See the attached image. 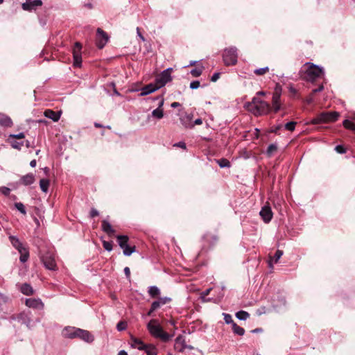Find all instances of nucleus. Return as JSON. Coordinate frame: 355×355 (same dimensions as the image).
Returning a JSON list of instances; mask_svg holds the SVG:
<instances>
[{"instance_id": "obj_1", "label": "nucleus", "mask_w": 355, "mask_h": 355, "mask_svg": "<svg viewBox=\"0 0 355 355\" xmlns=\"http://www.w3.org/2000/svg\"><path fill=\"white\" fill-rule=\"evenodd\" d=\"M244 107L255 116L267 114L271 110V107L267 102L261 101L256 96L252 98L251 102L245 103Z\"/></svg>"}, {"instance_id": "obj_2", "label": "nucleus", "mask_w": 355, "mask_h": 355, "mask_svg": "<svg viewBox=\"0 0 355 355\" xmlns=\"http://www.w3.org/2000/svg\"><path fill=\"white\" fill-rule=\"evenodd\" d=\"M147 329L152 336L159 338L164 342L169 340L171 338V336L163 330L159 321L156 319L150 320L147 324Z\"/></svg>"}, {"instance_id": "obj_3", "label": "nucleus", "mask_w": 355, "mask_h": 355, "mask_svg": "<svg viewBox=\"0 0 355 355\" xmlns=\"http://www.w3.org/2000/svg\"><path fill=\"white\" fill-rule=\"evenodd\" d=\"M306 65L307 66V69L305 72V78L308 81L313 82L324 74V69L322 67H320L319 66L311 62H306Z\"/></svg>"}, {"instance_id": "obj_4", "label": "nucleus", "mask_w": 355, "mask_h": 355, "mask_svg": "<svg viewBox=\"0 0 355 355\" xmlns=\"http://www.w3.org/2000/svg\"><path fill=\"white\" fill-rule=\"evenodd\" d=\"M237 49L236 47H230L224 51L223 58L225 65H234L237 62Z\"/></svg>"}, {"instance_id": "obj_5", "label": "nucleus", "mask_w": 355, "mask_h": 355, "mask_svg": "<svg viewBox=\"0 0 355 355\" xmlns=\"http://www.w3.org/2000/svg\"><path fill=\"white\" fill-rule=\"evenodd\" d=\"M282 88L279 84H277L272 98V110L277 113L280 110L282 103L280 102Z\"/></svg>"}, {"instance_id": "obj_6", "label": "nucleus", "mask_w": 355, "mask_h": 355, "mask_svg": "<svg viewBox=\"0 0 355 355\" xmlns=\"http://www.w3.org/2000/svg\"><path fill=\"white\" fill-rule=\"evenodd\" d=\"M42 261L44 267L50 270H56L57 265L54 258V255L51 252H46L41 257Z\"/></svg>"}, {"instance_id": "obj_7", "label": "nucleus", "mask_w": 355, "mask_h": 355, "mask_svg": "<svg viewBox=\"0 0 355 355\" xmlns=\"http://www.w3.org/2000/svg\"><path fill=\"white\" fill-rule=\"evenodd\" d=\"M172 70V68H167L156 78V84L159 88L164 86L167 83L172 80L171 75Z\"/></svg>"}, {"instance_id": "obj_8", "label": "nucleus", "mask_w": 355, "mask_h": 355, "mask_svg": "<svg viewBox=\"0 0 355 355\" xmlns=\"http://www.w3.org/2000/svg\"><path fill=\"white\" fill-rule=\"evenodd\" d=\"M82 44L77 42L73 48V66L80 67L82 64Z\"/></svg>"}, {"instance_id": "obj_9", "label": "nucleus", "mask_w": 355, "mask_h": 355, "mask_svg": "<svg viewBox=\"0 0 355 355\" xmlns=\"http://www.w3.org/2000/svg\"><path fill=\"white\" fill-rule=\"evenodd\" d=\"M25 304L31 309L42 310L44 304L40 298H28L25 301Z\"/></svg>"}, {"instance_id": "obj_10", "label": "nucleus", "mask_w": 355, "mask_h": 355, "mask_svg": "<svg viewBox=\"0 0 355 355\" xmlns=\"http://www.w3.org/2000/svg\"><path fill=\"white\" fill-rule=\"evenodd\" d=\"M259 215L266 223H269L272 220V216H273V213L272 211V209H271V207H270V205H264L261 208V209L259 212Z\"/></svg>"}, {"instance_id": "obj_11", "label": "nucleus", "mask_w": 355, "mask_h": 355, "mask_svg": "<svg viewBox=\"0 0 355 355\" xmlns=\"http://www.w3.org/2000/svg\"><path fill=\"white\" fill-rule=\"evenodd\" d=\"M339 113L337 112H324L320 113L322 123L334 122L337 121Z\"/></svg>"}, {"instance_id": "obj_12", "label": "nucleus", "mask_w": 355, "mask_h": 355, "mask_svg": "<svg viewBox=\"0 0 355 355\" xmlns=\"http://www.w3.org/2000/svg\"><path fill=\"white\" fill-rule=\"evenodd\" d=\"M96 34L98 39L96 45L99 49H103L108 41V36L107 33L100 28L97 29Z\"/></svg>"}, {"instance_id": "obj_13", "label": "nucleus", "mask_w": 355, "mask_h": 355, "mask_svg": "<svg viewBox=\"0 0 355 355\" xmlns=\"http://www.w3.org/2000/svg\"><path fill=\"white\" fill-rule=\"evenodd\" d=\"M76 338H79L83 341L89 343H92L94 340V336L91 334L89 331L79 328L78 330V333L76 334Z\"/></svg>"}, {"instance_id": "obj_14", "label": "nucleus", "mask_w": 355, "mask_h": 355, "mask_svg": "<svg viewBox=\"0 0 355 355\" xmlns=\"http://www.w3.org/2000/svg\"><path fill=\"white\" fill-rule=\"evenodd\" d=\"M78 328L68 327H65L62 331V335L65 338H76Z\"/></svg>"}, {"instance_id": "obj_15", "label": "nucleus", "mask_w": 355, "mask_h": 355, "mask_svg": "<svg viewBox=\"0 0 355 355\" xmlns=\"http://www.w3.org/2000/svg\"><path fill=\"white\" fill-rule=\"evenodd\" d=\"M159 88V87H158V85L157 84L156 85L149 84V85L141 88V93L139 95L141 96H146L148 94H150L155 92Z\"/></svg>"}, {"instance_id": "obj_16", "label": "nucleus", "mask_w": 355, "mask_h": 355, "mask_svg": "<svg viewBox=\"0 0 355 355\" xmlns=\"http://www.w3.org/2000/svg\"><path fill=\"white\" fill-rule=\"evenodd\" d=\"M171 299L168 297H159L157 300L154 301L152 303L153 309H157L160 308L162 305L167 304L171 302Z\"/></svg>"}, {"instance_id": "obj_17", "label": "nucleus", "mask_w": 355, "mask_h": 355, "mask_svg": "<svg viewBox=\"0 0 355 355\" xmlns=\"http://www.w3.org/2000/svg\"><path fill=\"white\" fill-rule=\"evenodd\" d=\"M9 240L12 245V246L19 252V250H21L22 249L26 248V247L24 246L22 243L19 240V239L15 236H10Z\"/></svg>"}, {"instance_id": "obj_18", "label": "nucleus", "mask_w": 355, "mask_h": 355, "mask_svg": "<svg viewBox=\"0 0 355 355\" xmlns=\"http://www.w3.org/2000/svg\"><path fill=\"white\" fill-rule=\"evenodd\" d=\"M46 118L52 119L53 121H58L60 118V113L58 112H54L52 110H46L44 113Z\"/></svg>"}, {"instance_id": "obj_19", "label": "nucleus", "mask_w": 355, "mask_h": 355, "mask_svg": "<svg viewBox=\"0 0 355 355\" xmlns=\"http://www.w3.org/2000/svg\"><path fill=\"white\" fill-rule=\"evenodd\" d=\"M35 180V176L32 173L26 174V175L22 176L20 179L21 184H23L25 186L32 184L33 183H34Z\"/></svg>"}, {"instance_id": "obj_20", "label": "nucleus", "mask_w": 355, "mask_h": 355, "mask_svg": "<svg viewBox=\"0 0 355 355\" xmlns=\"http://www.w3.org/2000/svg\"><path fill=\"white\" fill-rule=\"evenodd\" d=\"M102 230L110 236H113L115 233V230L112 228L110 223L105 220L102 221Z\"/></svg>"}, {"instance_id": "obj_21", "label": "nucleus", "mask_w": 355, "mask_h": 355, "mask_svg": "<svg viewBox=\"0 0 355 355\" xmlns=\"http://www.w3.org/2000/svg\"><path fill=\"white\" fill-rule=\"evenodd\" d=\"M42 2L41 0H34V1H31L30 3H28L27 2L23 3L22 8L25 10H29L34 7L40 6H42Z\"/></svg>"}, {"instance_id": "obj_22", "label": "nucleus", "mask_w": 355, "mask_h": 355, "mask_svg": "<svg viewBox=\"0 0 355 355\" xmlns=\"http://www.w3.org/2000/svg\"><path fill=\"white\" fill-rule=\"evenodd\" d=\"M131 346L139 350H143L146 347V344H144L141 340L138 338H132L131 339Z\"/></svg>"}, {"instance_id": "obj_23", "label": "nucleus", "mask_w": 355, "mask_h": 355, "mask_svg": "<svg viewBox=\"0 0 355 355\" xmlns=\"http://www.w3.org/2000/svg\"><path fill=\"white\" fill-rule=\"evenodd\" d=\"M0 124L3 126L10 127L12 125V122L9 116L0 114Z\"/></svg>"}, {"instance_id": "obj_24", "label": "nucleus", "mask_w": 355, "mask_h": 355, "mask_svg": "<svg viewBox=\"0 0 355 355\" xmlns=\"http://www.w3.org/2000/svg\"><path fill=\"white\" fill-rule=\"evenodd\" d=\"M186 347L184 340L182 336H178L175 338V348L182 352Z\"/></svg>"}, {"instance_id": "obj_25", "label": "nucleus", "mask_w": 355, "mask_h": 355, "mask_svg": "<svg viewBox=\"0 0 355 355\" xmlns=\"http://www.w3.org/2000/svg\"><path fill=\"white\" fill-rule=\"evenodd\" d=\"M28 315L24 313H20L17 316H11L10 320H18L19 322H21L22 324L26 323V320H28Z\"/></svg>"}, {"instance_id": "obj_26", "label": "nucleus", "mask_w": 355, "mask_h": 355, "mask_svg": "<svg viewBox=\"0 0 355 355\" xmlns=\"http://www.w3.org/2000/svg\"><path fill=\"white\" fill-rule=\"evenodd\" d=\"M21 292L26 295H31L33 294V289L28 284H24L20 288Z\"/></svg>"}, {"instance_id": "obj_27", "label": "nucleus", "mask_w": 355, "mask_h": 355, "mask_svg": "<svg viewBox=\"0 0 355 355\" xmlns=\"http://www.w3.org/2000/svg\"><path fill=\"white\" fill-rule=\"evenodd\" d=\"M116 238L119 245L120 246L121 248L123 249L125 246L128 245L129 238L127 236L119 235L117 236Z\"/></svg>"}, {"instance_id": "obj_28", "label": "nucleus", "mask_w": 355, "mask_h": 355, "mask_svg": "<svg viewBox=\"0 0 355 355\" xmlns=\"http://www.w3.org/2000/svg\"><path fill=\"white\" fill-rule=\"evenodd\" d=\"M20 257L19 260L21 263H25L29 258V252L27 248L19 250Z\"/></svg>"}, {"instance_id": "obj_29", "label": "nucleus", "mask_w": 355, "mask_h": 355, "mask_svg": "<svg viewBox=\"0 0 355 355\" xmlns=\"http://www.w3.org/2000/svg\"><path fill=\"white\" fill-rule=\"evenodd\" d=\"M50 185V182L48 179H42L40 181V187L41 190L44 192L47 193L49 191V187Z\"/></svg>"}, {"instance_id": "obj_30", "label": "nucleus", "mask_w": 355, "mask_h": 355, "mask_svg": "<svg viewBox=\"0 0 355 355\" xmlns=\"http://www.w3.org/2000/svg\"><path fill=\"white\" fill-rule=\"evenodd\" d=\"M233 332L239 336H243L245 334V329L243 327L238 326L235 322L232 325Z\"/></svg>"}, {"instance_id": "obj_31", "label": "nucleus", "mask_w": 355, "mask_h": 355, "mask_svg": "<svg viewBox=\"0 0 355 355\" xmlns=\"http://www.w3.org/2000/svg\"><path fill=\"white\" fill-rule=\"evenodd\" d=\"M148 294L152 297H157V295H159L160 293V291L159 289L155 286H151L148 288Z\"/></svg>"}, {"instance_id": "obj_32", "label": "nucleus", "mask_w": 355, "mask_h": 355, "mask_svg": "<svg viewBox=\"0 0 355 355\" xmlns=\"http://www.w3.org/2000/svg\"><path fill=\"white\" fill-rule=\"evenodd\" d=\"M144 350H145L147 355H157V349L153 345H146V347Z\"/></svg>"}, {"instance_id": "obj_33", "label": "nucleus", "mask_w": 355, "mask_h": 355, "mask_svg": "<svg viewBox=\"0 0 355 355\" xmlns=\"http://www.w3.org/2000/svg\"><path fill=\"white\" fill-rule=\"evenodd\" d=\"M236 317L240 320H245L250 317V314L245 311H239L236 313Z\"/></svg>"}, {"instance_id": "obj_34", "label": "nucleus", "mask_w": 355, "mask_h": 355, "mask_svg": "<svg viewBox=\"0 0 355 355\" xmlns=\"http://www.w3.org/2000/svg\"><path fill=\"white\" fill-rule=\"evenodd\" d=\"M152 116L157 119H161L164 116V110L162 108H157L152 112Z\"/></svg>"}, {"instance_id": "obj_35", "label": "nucleus", "mask_w": 355, "mask_h": 355, "mask_svg": "<svg viewBox=\"0 0 355 355\" xmlns=\"http://www.w3.org/2000/svg\"><path fill=\"white\" fill-rule=\"evenodd\" d=\"M180 121H181V123L182 124L186 127V128H193L194 125H201L202 123V121L201 119H197L194 121L193 123H191V125H187L185 123H184V119H180Z\"/></svg>"}, {"instance_id": "obj_36", "label": "nucleus", "mask_w": 355, "mask_h": 355, "mask_svg": "<svg viewBox=\"0 0 355 355\" xmlns=\"http://www.w3.org/2000/svg\"><path fill=\"white\" fill-rule=\"evenodd\" d=\"M135 250V246L130 247L128 245L123 249V252L125 256H130Z\"/></svg>"}, {"instance_id": "obj_37", "label": "nucleus", "mask_w": 355, "mask_h": 355, "mask_svg": "<svg viewBox=\"0 0 355 355\" xmlns=\"http://www.w3.org/2000/svg\"><path fill=\"white\" fill-rule=\"evenodd\" d=\"M343 123L345 128L355 131V123L354 122L346 119L343 121Z\"/></svg>"}, {"instance_id": "obj_38", "label": "nucleus", "mask_w": 355, "mask_h": 355, "mask_svg": "<svg viewBox=\"0 0 355 355\" xmlns=\"http://www.w3.org/2000/svg\"><path fill=\"white\" fill-rule=\"evenodd\" d=\"M15 208L20 211L22 214L25 215L26 214V211L24 205L21 202H16L15 204Z\"/></svg>"}, {"instance_id": "obj_39", "label": "nucleus", "mask_w": 355, "mask_h": 355, "mask_svg": "<svg viewBox=\"0 0 355 355\" xmlns=\"http://www.w3.org/2000/svg\"><path fill=\"white\" fill-rule=\"evenodd\" d=\"M223 318H224V320H225V323L231 324L232 325L233 324V323H234V320L232 319V315L230 314L226 313H223Z\"/></svg>"}, {"instance_id": "obj_40", "label": "nucleus", "mask_w": 355, "mask_h": 355, "mask_svg": "<svg viewBox=\"0 0 355 355\" xmlns=\"http://www.w3.org/2000/svg\"><path fill=\"white\" fill-rule=\"evenodd\" d=\"M268 71H269V68L268 67H265L259 68V69H255L254 73L258 76H261V75H263L264 73H266V72H268Z\"/></svg>"}, {"instance_id": "obj_41", "label": "nucleus", "mask_w": 355, "mask_h": 355, "mask_svg": "<svg viewBox=\"0 0 355 355\" xmlns=\"http://www.w3.org/2000/svg\"><path fill=\"white\" fill-rule=\"evenodd\" d=\"M211 290V288H207V290H205V291H203L201 293L200 297L202 298V300L203 302H209V301H211L210 298L206 299V297L209 294Z\"/></svg>"}, {"instance_id": "obj_42", "label": "nucleus", "mask_w": 355, "mask_h": 355, "mask_svg": "<svg viewBox=\"0 0 355 355\" xmlns=\"http://www.w3.org/2000/svg\"><path fill=\"white\" fill-rule=\"evenodd\" d=\"M218 164L221 168L229 167L230 166V162L226 159H220L218 160Z\"/></svg>"}, {"instance_id": "obj_43", "label": "nucleus", "mask_w": 355, "mask_h": 355, "mask_svg": "<svg viewBox=\"0 0 355 355\" xmlns=\"http://www.w3.org/2000/svg\"><path fill=\"white\" fill-rule=\"evenodd\" d=\"M277 149V146L275 144H271L268 146L267 149V153L268 155H272L275 151Z\"/></svg>"}, {"instance_id": "obj_44", "label": "nucleus", "mask_w": 355, "mask_h": 355, "mask_svg": "<svg viewBox=\"0 0 355 355\" xmlns=\"http://www.w3.org/2000/svg\"><path fill=\"white\" fill-rule=\"evenodd\" d=\"M296 123L294 121H291L285 124L284 127L286 130L289 131H293L295 128Z\"/></svg>"}, {"instance_id": "obj_45", "label": "nucleus", "mask_w": 355, "mask_h": 355, "mask_svg": "<svg viewBox=\"0 0 355 355\" xmlns=\"http://www.w3.org/2000/svg\"><path fill=\"white\" fill-rule=\"evenodd\" d=\"M103 248L108 252L112 251V243L111 241H104L103 242Z\"/></svg>"}, {"instance_id": "obj_46", "label": "nucleus", "mask_w": 355, "mask_h": 355, "mask_svg": "<svg viewBox=\"0 0 355 355\" xmlns=\"http://www.w3.org/2000/svg\"><path fill=\"white\" fill-rule=\"evenodd\" d=\"M202 70L200 68H196L191 71V74L193 77H198L202 74Z\"/></svg>"}, {"instance_id": "obj_47", "label": "nucleus", "mask_w": 355, "mask_h": 355, "mask_svg": "<svg viewBox=\"0 0 355 355\" xmlns=\"http://www.w3.org/2000/svg\"><path fill=\"white\" fill-rule=\"evenodd\" d=\"M282 255H283V251H282L280 250H277L275 254L274 257H273L274 262L277 263Z\"/></svg>"}, {"instance_id": "obj_48", "label": "nucleus", "mask_w": 355, "mask_h": 355, "mask_svg": "<svg viewBox=\"0 0 355 355\" xmlns=\"http://www.w3.org/2000/svg\"><path fill=\"white\" fill-rule=\"evenodd\" d=\"M127 324L125 322L121 321L116 325V329L119 331H123L126 329Z\"/></svg>"}, {"instance_id": "obj_49", "label": "nucleus", "mask_w": 355, "mask_h": 355, "mask_svg": "<svg viewBox=\"0 0 355 355\" xmlns=\"http://www.w3.org/2000/svg\"><path fill=\"white\" fill-rule=\"evenodd\" d=\"M0 192L4 196H8L10 192V189L6 187H0Z\"/></svg>"}, {"instance_id": "obj_50", "label": "nucleus", "mask_w": 355, "mask_h": 355, "mask_svg": "<svg viewBox=\"0 0 355 355\" xmlns=\"http://www.w3.org/2000/svg\"><path fill=\"white\" fill-rule=\"evenodd\" d=\"M321 123H322V118H320V114L311 121V123L312 124H318Z\"/></svg>"}, {"instance_id": "obj_51", "label": "nucleus", "mask_w": 355, "mask_h": 355, "mask_svg": "<svg viewBox=\"0 0 355 355\" xmlns=\"http://www.w3.org/2000/svg\"><path fill=\"white\" fill-rule=\"evenodd\" d=\"M200 84L198 80H193L190 83V88L192 89H198L200 87Z\"/></svg>"}, {"instance_id": "obj_52", "label": "nucleus", "mask_w": 355, "mask_h": 355, "mask_svg": "<svg viewBox=\"0 0 355 355\" xmlns=\"http://www.w3.org/2000/svg\"><path fill=\"white\" fill-rule=\"evenodd\" d=\"M335 150L337 153L340 154L345 153L346 152L345 148L341 145L336 146Z\"/></svg>"}, {"instance_id": "obj_53", "label": "nucleus", "mask_w": 355, "mask_h": 355, "mask_svg": "<svg viewBox=\"0 0 355 355\" xmlns=\"http://www.w3.org/2000/svg\"><path fill=\"white\" fill-rule=\"evenodd\" d=\"M155 100H159V104H158L157 108H162V107L164 105V99L163 96H158L157 98H155Z\"/></svg>"}, {"instance_id": "obj_54", "label": "nucleus", "mask_w": 355, "mask_h": 355, "mask_svg": "<svg viewBox=\"0 0 355 355\" xmlns=\"http://www.w3.org/2000/svg\"><path fill=\"white\" fill-rule=\"evenodd\" d=\"M23 146V142L12 141V146L16 149H21Z\"/></svg>"}, {"instance_id": "obj_55", "label": "nucleus", "mask_w": 355, "mask_h": 355, "mask_svg": "<svg viewBox=\"0 0 355 355\" xmlns=\"http://www.w3.org/2000/svg\"><path fill=\"white\" fill-rule=\"evenodd\" d=\"M182 119H184V123L187 125L191 124L192 116L191 115H186L185 116L182 117Z\"/></svg>"}, {"instance_id": "obj_56", "label": "nucleus", "mask_w": 355, "mask_h": 355, "mask_svg": "<svg viewBox=\"0 0 355 355\" xmlns=\"http://www.w3.org/2000/svg\"><path fill=\"white\" fill-rule=\"evenodd\" d=\"M174 146L180 147L183 149H186V144L183 141H180L178 143H176L173 145Z\"/></svg>"}, {"instance_id": "obj_57", "label": "nucleus", "mask_w": 355, "mask_h": 355, "mask_svg": "<svg viewBox=\"0 0 355 355\" xmlns=\"http://www.w3.org/2000/svg\"><path fill=\"white\" fill-rule=\"evenodd\" d=\"M98 216V211L95 209H92L90 211V216L92 218Z\"/></svg>"}, {"instance_id": "obj_58", "label": "nucleus", "mask_w": 355, "mask_h": 355, "mask_svg": "<svg viewBox=\"0 0 355 355\" xmlns=\"http://www.w3.org/2000/svg\"><path fill=\"white\" fill-rule=\"evenodd\" d=\"M219 77H220L219 73H214L211 78V80L212 82H216L219 78Z\"/></svg>"}, {"instance_id": "obj_59", "label": "nucleus", "mask_w": 355, "mask_h": 355, "mask_svg": "<svg viewBox=\"0 0 355 355\" xmlns=\"http://www.w3.org/2000/svg\"><path fill=\"white\" fill-rule=\"evenodd\" d=\"M10 137L17 139H23L24 138V134L23 132H21L17 135H11Z\"/></svg>"}, {"instance_id": "obj_60", "label": "nucleus", "mask_w": 355, "mask_h": 355, "mask_svg": "<svg viewBox=\"0 0 355 355\" xmlns=\"http://www.w3.org/2000/svg\"><path fill=\"white\" fill-rule=\"evenodd\" d=\"M124 273H125L126 277L129 279L130 278V270L128 267H125L124 268Z\"/></svg>"}, {"instance_id": "obj_61", "label": "nucleus", "mask_w": 355, "mask_h": 355, "mask_svg": "<svg viewBox=\"0 0 355 355\" xmlns=\"http://www.w3.org/2000/svg\"><path fill=\"white\" fill-rule=\"evenodd\" d=\"M323 89H324L323 85H320L318 88L313 89V93H314V94H315V93H317V92H321V91H322V90H323Z\"/></svg>"}, {"instance_id": "obj_62", "label": "nucleus", "mask_w": 355, "mask_h": 355, "mask_svg": "<svg viewBox=\"0 0 355 355\" xmlns=\"http://www.w3.org/2000/svg\"><path fill=\"white\" fill-rule=\"evenodd\" d=\"M31 320L28 317V320H26V323H24V324H26L28 328L31 329Z\"/></svg>"}, {"instance_id": "obj_63", "label": "nucleus", "mask_w": 355, "mask_h": 355, "mask_svg": "<svg viewBox=\"0 0 355 355\" xmlns=\"http://www.w3.org/2000/svg\"><path fill=\"white\" fill-rule=\"evenodd\" d=\"M171 106L173 108H176V107H178L179 106H180V103L178 102H173L171 103Z\"/></svg>"}, {"instance_id": "obj_64", "label": "nucleus", "mask_w": 355, "mask_h": 355, "mask_svg": "<svg viewBox=\"0 0 355 355\" xmlns=\"http://www.w3.org/2000/svg\"><path fill=\"white\" fill-rule=\"evenodd\" d=\"M137 35L143 40L144 41V37H143V35H141V33H140V31H139V28H137Z\"/></svg>"}]
</instances>
